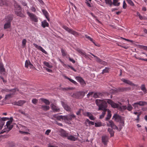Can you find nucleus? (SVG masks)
Returning a JSON list of instances; mask_svg holds the SVG:
<instances>
[{"label": "nucleus", "instance_id": "nucleus-1", "mask_svg": "<svg viewBox=\"0 0 147 147\" xmlns=\"http://www.w3.org/2000/svg\"><path fill=\"white\" fill-rule=\"evenodd\" d=\"M95 103L98 107V110H101L103 111L99 117V119H102L104 117L107 111L108 106L107 103L105 100L100 99H96L95 100Z\"/></svg>", "mask_w": 147, "mask_h": 147}, {"label": "nucleus", "instance_id": "nucleus-2", "mask_svg": "<svg viewBox=\"0 0 147 147\" xmlns=\"http://www.w3.org/2000/svg\"><path fill=\"white\" fill-rule=\"evenodd\" d=\"M112 119L117 122H119V129L121 130L122 127L124 126V118L118 114H115L113 116Z\"/></svg>", "mask_w": 147, "mask_h": 147}, {"label": "nucleus", "instance_id": "nucleus-3", "mask_svg": "<svg viewBox=\"0 0 147 147\" xmlns=\"http://www.w3.org/2000/svg\"><path fill=\"white\" fill-rule=\"evenodd\" d=\"M87 92V91H86V92L80 91L74 93L72 95V97L78 99H81L84 97Z\"/></svg>", "mask_w": 147, "mask_h": 147}, {"label": "nucleus", "instance_id": "nucleus-4", "mask_svg": "<svg viewBox=\"0 0 147 147\" xmlns=\"http://www.w3.org/2000/svg\"><path fill=\"white\" fill-rule=\"evenodd\" d=\"M106 100H107V101H105L107 103V102L109 104L111 105L112 107L114 108H117L118 109L119 106V104L115 103L111 99H107Z\"/></svg>", "mask_w": 147, "mask_h": 147}, {"label": "nucleus", "instance_id": "nucleus-5", "mask_svg": "<svg viewBox=\"0 0 147 147\" xmlns=\"http://www.w3.org/2000/svg\"><path fill=\"white\" fill-rule=\"evenodd\" d=\"M27 13L30 17L31 20L35 22H38V18L35 15L32 13H30L29 11L27 12Z\"/></svg>", "mask_w": 147, "mask_h": 147}, {"label": "nucleus", "instance_id": "nucleus-6", "mask_svg": "<svg viewBox=\"0 0 147 147\" xmlns=\"http://www.w3.org/2000/svg\"><path fill=\"white\" fill-rule=\"evenodd\" d=\"M9 119V118L7 117H0V129H2L3 126L4 125L5 121Z\"/></svg>", "mask_w": 147, "mask_h": 147}, {"label": "nucleus", "instance_id": "nucleus-7", "mask_svg": "<svg viewBox=\"0 0 147 147\" xmlns=\"http://www.w3.org/2000/svg\"><path fill=\"white\" fill-rule=\"evenodd\" d=\"M5 72L6 70L3 64L1 61H0V73L1 74L5 75Z\"/></svg>", "mask_w": 147, "mask_h": 147}, {"label": "nucleus", "instance_id": "nucleus-8", "mask_svg": "<svg viewBox=\"0 0 147 147\" xmlns=\"http://www.w3.org/2000/svg\"><path fill=\"white\" fill-rule=\"evenodd\" d=\"M101 140L102 143L104 145H106L109 142V137L106 135L103 136H102Z\"/></svg>", "mask_w": 147, "mask_h": 147}, {"label": "nucleus", "instance_id": "nucleus-9", "mask_svg": "<svg viewBox=\"0 0 147 147\" xmlns=\"http://www.w3.org/2000/svg\"><path fill=\"white\" fill-rule=\"evenodd\" d=\"M109 123H107V125L108 127H111L114 129H118V127L115 124L114 122L112 120H110L109 121Z\"/></svg>", "mask_w": 147, "mask_h": 147}, {"label": "nucleus", "instance_id": "nucleus-10", "mask_svg": "<svg viewBox=\"0 0 147 147\" xmlns=\"http://www.w3.org/2000/svg\"><path fill=\"white\" fill-rule=\"evenodd\" d=\"M29 66L31 69H33L34 68V66L31 63L30 60H26L25 63V67L28 68Z\"/></svg>", "mask_w": 147, "mask_h": 147}, {"label": "nucleus", "instance_id": "nucleus-11", "mask_svg": "<svg viewBox=\"0 0 147 147\" xmlns=\"http://www.w3.org/2000/svg\"><path fill=\"white\" fill-rule=\"evenodd\" d=\"M33 45L36 48L41 51L42 53L45 54H47V52L40 46H38L34 43H33Z\"/></svg>", "mask_w": 147, "mask_h": 147}, {"label": "nucleus", "instance_id": "nucleus-12", "mask_svg": "<svg viewBox=\"0 0 147 147\" xmlns=\"http://www.w3.org/2000/svg\"><path fill=\"white\" fill-rule=\"evenodd\" d=\"M76 116L74 114L69 115L65 116V121L71 120L72 119L75 118Z\"/></svg>", "mask_w": 147, "mask_h": 147}, {"label": "nucleus", "instance_id": "nucleus-13", "mask_svg": "<svg viewBox=\"0 0 147 147\" xmlns=\"http://www.w3.org/2000/svg\"><path fill=\"white\" fill-rule=\"evenodd\" d=\"M51 109L54 112H57L60 111V109L53 104H51Z\"/></svg>", "mask_w": 147, "mask_h": 147}, {"label": "nucleus", "instance_id": "nucleus-14", "mask_svg": "<svg viewBox=\"0 0 147 147\" xmlns=\"http://www.w3.org/2000/svg\"><path fill=\"white\" fill-rule=\"evenodd\" d=\"M6 127L8 129L6 130H5L4 129L3 130L0 132V134H2L4 133H7L9 132V131L11 130L13 127V125H9L8 127Z\"/></svg>", "mask_w": 147, "mask_h": 147}, {"label": "nucleus", "instance_id": "nucleus-15", "mask_svg": "<svg viewBox=\"0 0 147 147\" xmlns=\"http://www.w3.org/2000/svg\"><path fill=\"white\" fill-rule=\"evenodd\" d=\"M76 50L77 52L80 54L84 56L85 57L87 58L88 57V55L86 53H85V52H84L82 50L79 48H77L76 49Z\"/></svg>", "mask_w": 147, "mask_h": 147}, {"label": "nucleus", "instance_id": "nucleus-16", "mask_svg": "<svg viewBox=\"0 0 147 147\" xmlns=\"http://www.w3.org/2000/svg\"><path fill=\"white\" fill-rule=\"evenodd\" d=\"M15 146V144L12 141H9L6 143V147H14Z\"/></svg>", "mask_w": 147, "mask_h": 147}, {"label": "nucleus", "instance_id": "nucleus-17", "mask_svg": "<svg viewBox=\"0 0 147 147\" xmlns=\"http://www.w3.org/2000/svg\"><path fill=\"white\" fill-rule=\"evenodd\" d=\"M121 80L123 82H124L127 84H129L131 86H137V85H136L134 84L132 82H131V81H130L129 80H126L124 79L123 78L121 79Z\"/></svg>", "mask_w": 147, "mask_h": 147}, {"label": "nucleus", "instance_id": "nucleus-18", "mask_svg": "<svg viewBox=\"0 0 147 147\" xmlns=\"http://www.w3.org/2000/svg\"><path fill=\"white\" fill-rule=\"evenodd\" d=\"M68 135V133L66 132L64 130L62 129L60 131V135L62 137H67Z\"/></svg>", "mask_w": 147, "mask_h": 147}, {"label": "nucleus", "instance_id": "nucleus-19", "mask_svg": "<svg viewBox=\"0 0 147 147\" xmlns=\"http://www.w3.org/2000/svg\"><path fill=\"white\" fill-rule=\"evenodd\" d=\"M62 105L64 109L67 111H70L71 110V108L67 104L64 102L62 103Z\"/></svg>", "mask_w": 147, "mask_h": 147}, {"label": "nucleus", "instance_id": "nucleus-20", "mask_svg": "<svg viewBox=\"0 0 147 147\" xmlns=\"http://www.w3.org/2000/svg\"><path fill=\"white\" fill-rule=\"evenodd\" d=\"M135 103L138 105H139L141 106H143L147 105V102L145 101H139Z\"/></svg>", "mask_w": 147, "mask_h": 147}, {"label": "nucleus", "instance_id": "nucleus-21", "mask_svg": "<svg viewBox=\"0 0 147 147\" xmlns=\"http://www.w3.org/2000/svg\"><path fill=\"white\" fill-rule=\"evenodd\" d=\"M67 139L69 140L73 141H75L78 140V138H76L72 135L68 136Z\"/></svg>", "mask_w": 147, "mask_h": 147}, {"label": "nucleus", "instance_id": "nucleus-22", "mask_svg": "<svg viewBox=\"0 0 147 147\" xmlns=\"http://www.w3.org/2000/svg\"><path fill=\"white\" fill-rule=\"evenodd\" d=\"M13 17L10 15L7 16L5 18V20L7 22L11 23L13 20Z\"/></svg>", "mask_w": 147, "mask_h": 147}, {"label": "nucleus", "instance_id": "nucleus-23", "mask_svg": "<svg viewBox=\"0 0 147 147\" xmlns=\"http://www.w3.org/2000/svg\"><path fill=\"white\" fill-rule=\"evenodd\" d=\"M41 108L45 111H46L49 110L50 109V107L49 106L42 105L41 106Z\"/></svg>", "mask_w": 147, "mask_h": 147}, {"label": "nucleus", "instance_id": "nucleus-24", "mask_svg": "<svg viewBox=\"0 0 147 147\" xmlns=\"http://www.w3.org/2000/svg\"><path fill=\"white\" fill-rule=\"evenodd\" d=\"M107 117L105 119L106 121H108L109 119L111 117V111L109 109H107Z\"/></svg>", "mask_w": 147, "mask_h": 147}, {"label": "nucleus", "instance_id": "nucleus-25", "mask_svg": "<svg viewBox=\"0 0 147 147\" xmlns=\"http://www.w3.org/2000/svg\"><path fill=\"white\" fill-rule=\"evenodd\" d=\"M42 11L44 14V15L45 16L46 18L47 19L48 21L49 22L50 21V19L49 18L48 13L47 12L45 9H42Z\"/></svg>", "mask_w": 147, "mask_h": 147}, {"label": "nucleus", "instance_id": "nucleus-26", "mask_svg": "<svg viewBox=\"0 0 147 147\" xmlns=\"http://www.w3.org/2000/svg\"><path fill=\"white\" fill-rule=\"evenodd\" d=\"M42 26L43 28H45L46 27H48L49 26V23L47 22L45 20H44L42 22Z\"/></svg>", "mask_w": 147, "mask_h": 147}, {"label": "nucleus", "instance_id": "nucleus-27", "mask_svg": "<svg viewBox=\"0 0 147 147\" xmlns=\"http://www.w3.org/2000/svg\"><path fill=\"white\" fill-rule=\"evenodd\" d=\"M40 100L47 105H49L50 104V102L48 100L44 98H41Z\"/></svg>", "mask_w": 147, "mask_h": 147}, {"label": "nucleus", "instance_id": "nucleus-28", "mask_svg": "<svg viewBox=\"0 0 147 147\" xmlns=\"http://www.w3.org/2000/svg\"><path fill=\"white\" fill-rule=\"evenodd\" d=\"M107 130L110 134L111 137L114 136V131H113V129L108 128Z\"/></svg>", "mask_w": 147, "mask_h": 147}, {"label": "nucleus", "instance_id": "nucleus-29", "mask_svg": "<svg viewBox=\"0 0 147 147\" xmlns=\"http://www.w3.org/2000/svg\"><path fill=\"white\" fill-rule=\"evenodd\" d=\"M11 25V23L6 22L4 25V29H6L9 28L10 27Z\"/></svg>", "mask_w": 147, "mask_h": 147}, {"label": "nucleus", "instance_id": "nucleus-30", "mask_svg": "<svg viewBox=\"0 0 147 147\" xmlns=\"http://www.w3.org/2000/svg\"><path fill=\"white\" fill-rule=\"evenodd\" d=\"M140 88L144 93L146 94L147 93V90L146 89L144 84H142Z\"/></svg>", "mask_w": 147, "mask_h": 147}, {"label": "nucleus", "instance_id": "nucleus-31", "mask_svg": "<svg viewBox=\"0 0 147 147\" xmlns=\"http://www.w3.org/2000/svg\"><path fill=\"white\" fill-rule=\"evenodd\" d=\"M119 0H113V2H112V5L117 6H118L120 4V3L118 2Z\"/></svg>", "mask_w": 147, "mask_h": 147}, {"label": "nucleus", "instance_id": "nucleus-32", "mask_svg": "<svg viewBox=\"0 0 147 147\" xmlns=\"http://www.w3.org/2000/svg\"><path fill=\"white\" fill-rule=\"evenodd\" d=\"M15 13L17 16L21 17H24L25 16L22 13L21 11H16Z\"/></svg>", "mask_w": 147, "mask_h": 147}, {"label": "nucleus", "instance_id": "nucleus-33", "mask_svg": "<svg viewBox=\"0 0 147 147\" xmlns=\"http://www.w3.org/2000/svg\"><path fill=\"white\" fill-rule=\"evenodd\" d=\"M26 102L25 100H19L18 102V106H22Z\"/></svg>", "mask_w": 147, "mask_h": 147}, {"label": "nucleus", "instance_id": "nucleus-34", "mask_svg": "<svg viewBox=\"0 0 147 147\" xmlns=\"http://www.w3.org/2000/svg\"><path fill=\"white\" fill-rule=\"evenodd\" d=\"M127 109V106H119L118 109L120 111H124Z\"/></svg>", "mask_w": 147, "mask_h": 147}, {"label": "nucleus", "instance_id": "nucleus-35", "mask_svg": "<svg viewBox=\"0 0 147 147\" xmlns=\"http://www.w3.org/2000/svg\"><path fill=\"white\" fill-rule=\"evenodd\" d=\"M57 119L59 120H61V119H62L65 121V116H58L57 117Z\"/></svg>", "mask_w": 147, "mask_h": 147}, {"label": "nucleus", "instance_id": "nucleus-36", "mask_svg": "<svg viewBox=\"0 0 147 147\" xmlns=\"http://www.w3.org/2000/svg\"><path fill=\"white\" fill-rule=\"evenodd\" d=\"M10 90L7 88H5L2 89L1 90V92L4 93H5L6 92H10Z\"/></svg>", "mask_w": 147, "mask_h": 147}, {"label": "nucleus", "instance_id": "nucleus-37", "mask_svg": "<svg viewBox=\"0 0 147 147\" xmlns=\"http://www.w3.org/2000/svg\"><path fill=\"white\" fill-rule=\"evenodd\" d=\"M93 56H94V57L95 58V59L96 60V61H97V62L99 63L100 62V61L101 60V59H100L97 56L95 55L94 54H92L91 53H90Z\"/></svg>", "mask_w": 147, "mask_h": 147}, {"label": "nucleus", "instance_id": "nucleus-38", "mask_svg": "<svg viewBox=\"0 0 147 147\" xmlns=\"http://www.w3.org/2000/svg\"><path fill=\"white\" fill-rule=\"evenodd\" d=\"M14 6L16 9L18 11H20L21 10V8L20 6L17 4L16 3L14 4Z\"/></svg>", "mask_w": 147, "mask_h": 147}, {"label": "nucleus", "instance_id": "nucleus-39", "mask_svg": "<svg viewBox=\"0 0 147 147\" xmlns=\"http://www.w3.org/2000/svg\"><path fill=\"white\" fill-rule=\"evenodd\" d=\"M105 1L106 4H108L110 7H111L112 5V2L111 0H105Z\"/></svg>", "mask_w": 147, "mask_h": 147}, {"label": "nucleus", "instance_id": "nucleus-40", "mask_svg": "<svg viewBox=\"0 0 147 147\" xmlns=\"http://www.w3.org/2000/svg\"><path fill=\"white\" fill-rule=\"evenodd\" d=\"M109 69L110 68L108 67H106L105 69L102 70V74H103L105 73H108Z\"/></svg>", "mask_w": 147, "mask_h": 147}, {"label": "nucleus", "instance_id": "nucleus-41", "mask_svg": "<svg viewBox=\"0 0 147 147\" xmlns=\"http://www.w3.org/2000/svg\"><path fill=\"white\" fill-rule=\"evenodd\" d=\"M101 94L99 93H95L93 95V97L95 98H97L99 97Z\"/></svg>", "mask_w": 147, "mask_h": 147}, {"label": "nucleus", "instance_id": "nucleus-42", "mask_svg": "<svg viewBox=\"0 0 147 147\" xmlns=\"http://www.w3.org/2000/svg\"><path fill=\"white\" fill-rule=\"evenodd\" d=\"M133 109V107L129 103L127 106V109L129 111H131Z\"/></svg>", "mask_w": 147, "mask_h": 147}, {"label": "nucleus", "instance_id": "nucleus-43", "mask_svg": "<svg viewBox=\"0 0 147 147\" xmlns=\"http://www.w3.org/2000/svg\"><path fill=\"white\" fill-rule=\"evenodd\" d=\"M46 66L48 67L49 68H51L53 66L52 65H51L49 64V63L48 62L45 61L43 63Z\"/></svg>", "mask_w": 147, "mask_h": 147}, {"label": "nucleus", "instance_id": "nucleus-44", "mask_svg": "<svg viewBox=\"0 0 147 147\" xmlns=\"http://www.w3.org/2000/svg\"><path fill=\"white\" fill-rule=\"evenodd\" d=\"M74 89V88L73 87H72L71 88H61L60 90H62L64 91V90H72Z\"/></svg>", "mask_w": 147, "mask_h": 147}, {"label": "nucleus", "instance_id": "nucleus-45", "mask_svg": "<svg viewBox=\"0 0 147 147\" xmlns=\"http://www.w3.org/2000/svg\"><path fill=\"white\" fill-rule=\"evenodd\" d=\"M65 78H66L69 80L73 84H75L77 85V83L76 81H75L73 80L72 79H71L66 77Z\"/></svg>", "mask_w": 147, "mask_h": 147}, {"label": "nucleus", "instance_id": "nucleus-46", "mask_svg": "<svg viewBox=\"0 0 147 147\" xmlns=\"http://www.w3.org/2000/svg\"><path fill=\"white\" fill-rule=\"evenodd\" d=\"M76 79L79 82H80V83L82 82V80H84L82 77L79 76L76 77Z\"/></svg>", "mask_w": 147, "mask_h": 147}, {"label": "nucleus", "instance_id": "nucleus-47", "mask_svg": "<svg viewBox=\"0 0 147 147\" xmlns=\"http://www.w3.org/2000/svg\"><path fill=\"white\" fill-rule=\"evenodd\" d=\"M71 34L74 35L75 36H78L79 35V33L78 32L73 30H72Z\"/></svg>", "mask_w": 147, "mask_h": 147}, {"label": "nucleus", "instance_id": "nucleus-48", "mask_svg": "<svg viewBox=\"0 0 147 147\" xmlns=\"http://www.w3.org/2000/svg\"><path fill=\"white\" fill-rule=\"evenodd\" d=\"M64 29L67 31L69 33H71L72 30V29H70L66 26H65Z\"/></svg>", "mask_w": 147, "mask_h": 147}, {"label": "nucleus", "instance_id": "nucleus-49", "mask_svg": "<svg viewBox=\"0 0 147 147\" xmlns=\"http://www.w3.org/2000/svg\"><path fill=\"white\" fill-rule=\"evenodd\" d=\"M83 114L84 115L87 116L88 117H89L91 115H92V114L91 113L89 112H86L84 113H83Z\"/></svg>", "mask_w": 147, "mask_h": 147}, {"label": "nucleus", "instance_id": "nucleus-50", "mask_svg": "<svg viewBox=\"0 0 147 147\" xmlns=\"http://www.w3.org/2000/svg\"><path fill=\"white\" fill-rule=\"evenodd\" d=\"M11 94H6L5 97V100L10 98L11 97Z\"/></svg>", "mask_w": 147, "mask_h": 147}, {"label": "nucleus", "instance_id": "nucleus-51", "mask_svg": "<svg viewBox=\"0 0 147 147\" xmlns=\"http://www.w3.org/2000/svg\"><path fill=\"white\" fill-rule=\"evenodd\" d=\"M26 40L25 39H24L22 40V45L24 47L26 45Z\"/></svg>", "mask_w": 147, "mask_h": 147}, {"label": "nucleus", "instance_id": "nucleus-52", "mask_svg": "<svg viewBox=\"0 0 147 147\" xmlns=\"http://www.w3.org/2000/svg\"><path fill=\"white\" fill-rule=\"evenodd\" d=\"M95 125L96 127H100L102 126V123L101 122L95 123Z\"/></svg>", "mask_w": 147, "mask_h": 147}, {"label": "nucleus", "instance_id": "nucleus-53", "mask_svg": "<svg viewBox=\"0 0 147 147\" xmlns=\"http://www.w3.org/2000/svg\"><path fill=\"white\" fill-rule=\"evenodd\" d=\"M80 84L81 86L83 87L85 86L86 85V83L84 80H82V82L80 83Z\"/></svg>", "mask_w": 147, "mask_h": 147}, {"label": "nucleus", "instance_id": "nucleus-54", "mask_svg": "<svg viewBox=\"0 0 147 147\" xmlns=\"http://www.w3.org/2000/svg\"><path fill=\"white\" fill-rule=\"evenodd\" d=\"M80 84L81 86L83 87L85 86L86 85V83L84 80H82V82L80 83Z\"/></svg>", "mask_w": 147, "mask_h": 147}, {"label": "nucleus", "instance_id": "nucleus-55", "mask_svg": "<svg viewBox=\"0 0 147 147\" xmlns=\"http://www.w3.org/2000/svg\"><path fill=\"white\" fill-rule=\"evenodd\" d=\"M99 63L100 64L102 65H107V63L105 61H104L102 60L100 61Z\"/></svg>", "mask_w": 147, "mask_h": 147}, {"label": "nucleus", "instance_id": "nucleus-56", "mask_svg": "<svg viewBox=\"0 0 147 147\" xmlns=\"http://www.w3.org/2000/svg\"><path fill=\"white\" fill-rule=\"evenodd\" d=\"M128 3L132 6L134 5V4L131 0H126Z\"/></svg>", "mask_w": 147, "mask_h": 147}, {"label": "nucleus", "instance_id": "nucleus-57", "mask_svg": "<svg viewBox=\"0 0 147 147\" xmlns=\"http://www.w3.org/2000/svg\"><path fill=\"white\" fill-rule=\"evenodd\" d=\"M38 100L36 99H33L32 100V102L34 104H36L38 102Z\"/></svg>", "mask_w": 147, "mask_h": 147}, {"label": "nucleus", "instance_id": "nucleus-58", "mask_svg": "<svg viewBox=\"0 0 147 147\" xmlns=\"http://www.w3.org/2000/svg\"><path fill=\"white\" fill-rule=\"evenodd\" d=\"M61 52L63 56H65L67 54L64 50L61 49Z\"/></svg>", "mask_w": 147, "mask_h": 147}, {"label": "nucleus", "instance_id": "nucleus-59", "mask_svg": "<svg viewBox=\"0 0 147 147\" xmlns=\"http://www.w3.org/2000/svg\"><path fill=\"white\" fill-rule=\"evenodd\" d=\"M11 121H8L6 123V125L5 126H5H6V127H8L9 125H11Z\"/></svg>", "mask_w": 147, "mask_h": 147}, {"label": "nucleus", "instance_id": "nucleus-60", "mask_svg": "<svg viewBox=\"0 0 147 147\" xmlns=\"http://www.w3.org/2000/svg\"><path fill=\"white\" fill-rule=\"evenodd\" d=\"M135 57L136 59H138L140 60H142L144 61H147V59H144L143 58H141L138 57L136 56H135Z\"/></svg>", "mask_w": 147, "mask_h": 147}, {"label": "nucleus", "instance_id": "nucleus-61", "mask_svg": "<svg viewBox=\"0 0 147 147\" xmlns=\"http://www.w3.org/2000/svg\"><path fill=\"white\" fill-rule=\"evenodd\" d=\"M82 111H83V110L82 109H80L78 111H77L76 114L77 115H80V113Z\"/></svg>", "mask_w": 147, "mask_h": 147}, {"label": "nucleus", "instance_id": "nucleus-62", "mask_svg": "<svg viewBox=\"0 0 147 147\" xmlns=\"http://www.w3.org/2000/svg\"><path fill=\"white\" fill-rule=\"evenodd\" d=\"M127 7V4L125 1H123V7L124 9H125Z\"/></svg>", "mask_w": 147, "mask_h": 147}, {"label": "nucleus", "instance_id": "nucleus-63", "mask_svg": "<svg viewBox=\"0 0 147 147\" xmlns=\"http://www.w3.org/2000/svg\"><path fill=\"white\" fill-rule=\"evenodd\" d=\"M85 37L86 38H88V39L90 40L92 42H93V40L91 38L90 36H87V35H85Z\"/></svg>", "mask_w": 147, "mask_h": 147}, {"label": "nucleus", "instance_id": "nucleus-64", "mask_svg": "<svg viewBox=\"0 0 147 147\" xmlns=\"http://www.w3.org/2000/svg\"><path fill=\"white\" fill-rule=\"evenodd\" d=\"M133 106L134 107L135 109H136L138 107V105L136 104V103L135 102L134 104H132Z\"/></svg>", "mask_w": 147, "mask_h": 147}]
</instances>
